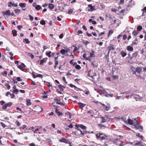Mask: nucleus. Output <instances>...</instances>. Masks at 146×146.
<instances>
[{
  "instance_id": "f257e3e1",
  "label": "nucleus",
  "mask_w": 146,
  "mask_h": 146,
  "mask_svg": "<svg viewBox=\"0 0 146 146\" xmlns=\"http://www.w3.org/2000/svg\"><path fill=\"white\" fill-rule=\"evenodd\" d=\"M95 52L92 50L91 52H87L86 53H84L83 55V57L87 60L92 62L91 58L95 56L94 54Z\"/></svg>"
},
{
  "instance_id": "f03ea898",
  "label": "nucleus",
  "mask_w": 146,
  "mask_h": 146,
  "mask_svg": "<svg viewBox=\"0 0 146 146\" xmlns=\"http://www.w3.org/2000/svg\"><path fill=\"white\" fill-rule=\"evenodd\" d=\"M134 122L133 125L135 126V128L136 129H140L141 130L143 129V127L142 126L140 125V123L138 121L135 119L134 120Z\"/></svg>"
},
{
  "instance_id": "7ed1b4c3",
  "label": "nucleus",
  "mask_w": 146,
  "mask_h": 146,
  "mask_svg": "<svg viewBox=\"0 0 146 146\" xmlns=\"http://www.w3.org/2000/svg\"><path fill=\"white\" fill-rule=\"evenodd\" d=\"M8 7H11L12 6L17 7L18 5L17 3H15L14 2L12 3L11 2H9L8 3Z\"/></svg>"
},
{
  "instance_id": "20e7f679",
  "label": "nucleus",
  "mask_w": 146,
  "mask_h": 146,
  "mask_svg": "<svg viewBox=\"0 0 146 146\" xmlns=\"http://www.w3.org/2000/svg\"><path fill=\"white\" fill-rule=\"evenodd\" d=\"M12 104V103L11 102H9L7 103H6L5 104V105L2 107V108L3 109H6L7 107H10L11 106Z\"/></svg>"
},
{
  "instance_id": "39448f33",
  "label": "nucleus",
  "mask_w": 146,
  "mask_h": 146,
  "mask_svg": "<svg viewBox=\"0 0 146 146\" xmlns=\"http://www.w3.org/2000/svg\"><path fill=\"white\" fill-rule=\"evenodd\" d=\"M108 56L109 54L110 53V51H113L114 50L115 48L114 47V46L113 45H111V46H109L108 47Z\"/></svg>"
},
{
  "instance_id": "423d86ee",
  "label": "nucleus",
  "mask_w": 146,
  "mask_h": 146,
  "mask_svg": "<svg viewBox=\"0 0 146 146\" xmlns=\"http://www.w3.org/2000/svg\"><path fill=\"white\" fill-rule=\"evenodd\" d=\"M17 66L18 68L21 70H23V68H25L26 66L25 64L23 63H22L21 64L19 65V64H18V65H17Z\"/></svg>"
},
{
  "instance_id": "0eeeda50",
  "label": "nucleus",
  "mask_w": 146,
  "mask_h": 146,
  "mask_svg": "<svg viewBox=\"0 0 146 146\" xmlns=\"http://www.w3.org/2000/svg\"><path fill=\"white\" fill-rule=\"evenodd\" d=\"M88 7H89L90 8V9H89L88 10V11H94V10H96V9H95V6H92V5L90 4L88 5Z\"/></svg>"
},
{
  "instance_id": "6e6552de",
  "label": "nucleus",
  "mask_w": 146,
  "mask_h": 146,
  "mask_svg": "<svg viewBox=\"0 0 146 146\" xmlns=\"http://www.w3.org/2000/svg\"><path fill=\"white\" fill-rule=\"evenodd\" d=\"M48 59V58L46 57L44 58L43 59L41 60H40V65H42L43 63L46 62Z\"/></svg>"
},
{
  "instance_id": "1a4fd4ad",
  "label": "nucleus",
  "mask_w": 146,
  "mask_h": 146,
  "mask_svg": "<svg viewBox=\"0 0 146 146\" xmlns=\"http://www.w3.org/2000/svg\"><path fill=\"white\" fill-rule=\"evenodd\" d=\"M88 75L89 76L93 78L94 76V73L92 70H90L88 72Z\"/></svg>"
},
{
  "instance_id": "9d476101",
  "label": "nucleus",
  "mask_w": 146,
  "mask_h": 146,
  "mask_svg": "<svg viewBox=\"0 0 146 146\" xmlns=\"http://www.w3.org/2000/svg\"><path fill=\"white\" fill-rule=\"evenodd\" d=\"M142 70V68L141 67H137L136 68L135 71L137 72L139 74Z\"/></svg>"
},
{
  "instance_id": "9b49d317",
  "label": "nucleus",
  "mask_w": 146,
  "mask_h": 146,
  "mask_svg": "<svg viewBox=\"0 0 146 146\" xmlns=\"http://www.w3.org/2000/svg\"><path fill=\"white\" fill-rule=\"evenodd\" d=\"M2 13L4 16L5 15H9L11 14L9 10H8L6 11H3Z\"/></svg>"
},
{
  "instance_id": "f8f14e48",
  "label": "nucleus",
  "mask_w": 146,
  "mask_h": 146,
  "mask_svg": "<svg viewBox=\"0 0 146 146\" xmlns=\"http://www.w3.org/2000/svg\"><path fill=\"white\" fill-rule=\"evenodd\" d=\"M138 54V52L137 51L133 53L132 54V57H130L129 58H130L131 59H132L133 57H136Z\"/></svg>"
},
{
  "instance_id": "ddd939ff",
  "label": "nucleus",
  "mask_w": 146,
  "mask_h": 146,
  "mask_svg": "<svg viewBox=\"0 0 146 146\" xmlns=\"http://www.w3.org/2000/svg\"><path fill=\"white\" fill-rule=\"evenodd\" d=\"M55 112L58 116H60L62 115V113L58 111V109L56 108L55 109Z\"/></svg>"
},
{
  "instance_id": "4468645a",
  "label": "nucleus",
  "mask_w": 146,
  "mask_h": 146,
  "mask_svg": "<svg viewBox=\"0 0 146 146\" xmlns=\"http://www.w3.org/2000/svg\"><path fill=\"white\" fill-rule=\"evenodd\" d=\"M138 33L139 32L136 30H134L132 33V35L134 36H136Z\"/></svg>"
},
{
  "instance_id": "2eb2a0df",
  "label": "nucleus",
  "mask_w": 146,
  "mask_h": 146,
  "mask_svg": "<svg viewBox=\"0 0 146 146\" xmlns=\"http://www.w3.org/2000/svg\"><path fill=\"white\" fill-rule=\"evenodd\" d=\"M126 49L128 51H132L133 50V47L130 46H127V47Z\"/></svg>"
},
{
  "instance_id": "dca6fc26",
  "label": "nucleus",
  "mask_w": 146,
  "mask_h": 146,
  "mask_svg": "<svg viewBox=\"0 0 146 146\" xmlns=\"http://www.w3.org/2000/svg\"><path fill=\"white\" fill-rule=\"evenodd\" d=\"M26 105L27 106H29L31 105L32 104L31 102V100L30 99H27L26 100Z\"/></svg>"
},
{
  "instance_id": "f3484780",
  "label": "nucleus",
  "mask_w": 146,
  "mask_h": 146,
  "mask_svg": "<svg viewBox=\"0 0 146 146\" xmlns=\"http://www.w3.org/2000/svg\"><path fill=\"white\" fill-rule=\"evenodd\" d=\"M127 123L131 125H132L133 124H134V123H133V120L130 119V118H129L127 119Z\"/></svg>"
},
{
  "instance_id": "a211bd4d",
  "label": "nucleus",
  "mask_w": 146,
  "mask_h": 146,
  "mask_svg": "<svg viewBox=\"0 0 146 146\" xmlns=\"http://www.w3.org/2000/svg\"><path fill=\"white\" fill-rule=\"evenodd\" d=\"M121 56L123 57H124L127 55V53L123 51H122L120 53Z\"/></svg>"
},
{
  "instance_id": "6ab92c4d",
  "label": "nucleus",
  "mask_w": 146,
  "mask_h": 146,
  "mask_svg": "<svg viewBox=\"0 0 146 146\" xmlns=\"http://www.w3.org/2000/svg\"><path fill=\"white\" fill-rule=\"evenodd\" d=\"M48 6V8L50 9H52L54 7V5L51 3H49Z\"/></svg>"
},
{
  "instance_id": "aec40b11",
  "label": "nucleus",
  "mask_w": 146,
  "mask_h": 146,
  "mask_svg": "<svg viewBox=\"0 0 146 146\" xmlns=\"http://www.w3.org/2000/svg\"><path fill=\"white\" fill-rule=\"evenodd\" d=\"M19 5L21 8H23L25 7L26 4L25 3H20Z\"/></svg>"
},
{
  "instance_id": "412c9836",
  "label": "nucleus",
  "mask_w": 146,
  "mask_h": 146,
  "mask_svg": "<svg viewBox=\"0 0 146 146\" xmlns=\"http://www.w3.org/2000/svg\"><path fill=\"white\" fill-rule=\"evenodd\" d=\"M110 108V104H107V106L105 108V110L106 111H108Z\"/></svg>"
},
{
  "instance_id": "4be33fe9",
  "label": "nucleus",
  "mask_w": 146,
  "mask_h": 146,
  "mask_svg": "<svg viewBox=\"0 0 146 146\" xmlns=\"http://www.w3.org/2000/svg\"><path fill=\"white\" fill-rule=\"evenodd\" d=\"M13 36H16L17 35V31L15 30H13L12 31Z\"/></svg>"
},
{
  "instance_id": "5701e85b",
  "label": "nucleus",
  "mask_w": 146,
  "mask_h": 146,
  "mask_svg": "<svg viewBox=\"0 0 146 146\" xmlns=\"http://www.w3.org/2000/svg\"><path fill=\"white\" fill-rule=\"evenodd\" d=\"M73 60H72L70 61V63L71 64L73 65V66H75L77 64V62H73Z\"/></svg>"
},
{
  "instance_id": "b1692460",
  "label": "nucleus",
  "mask_w": 146,
  "mask_h": 146,
  "mask_svg": "<svg viewBox=\"0 0 146 146\" xmlns=\"http://www.w3.org/2000/svg\"><path fill=\"white\" fill-rule=\"evenodd\" d=\"M78 104L80 108H82L84 107L86 105L85 104H84L81 103H79Z\"/></svg>"
},
{
  "instance_id": "393cba45",
  "label": "nucleus",
  "mask_w": 146,
  "mask_h": 146,
  "mask_svg": "<svg viewBox=\"0 0 146 146\" xmlns=\"http://www.w3.org/2000/svg\"><path fill=\"white\" fill-rule=\"evenodd\" d=\"M66 140L65 138H62L61 139H60L59 140V141L60 142H63L64 143H66L65 142V141Z\"/></svg>"
},
{
  "instance_id": "a878e982",
  "label": "nucleus",
  "mask_w": 146,
  "mask_h": 146,
  "mask_svg": "<svg viewBox=\"0 0 146 146\" xmlns=\"http://www.w3.org/2000/svg\"><path fill=\"white\" fill-rule=\"evenodd\" d=\"M23 41L26 44H29L30 42V41L29 40V39L27 38L24 39H23Z\"/></svg>"
},
{
  "instance_id": "bb28decb",
  "label": "nucleus",
  "mask_w": 146,
  "mask_h": 146,
  "mask_svg": "<svg viewBox=\"0 0 146 146\" xmlns=\"http://www.w3.org/2000/svg\"><path fill=\"white\" fill-rule=\"evenodd\" d=\"M65 115L68 116V118L70 119L71 118V114L69 111H68L65 113Z\"/></svg>"
},
{
  "instance_id": "cd10ccee",
  "label": "nucleus",
  "mask_w": 146,
  "mask_h": 146,
  "mask_svg": "<svg viewBox=\"0 0 146 146\" xmlns=\"http://www.w3.org/2000/svg\"><path fill=\"white\" fill-rule=\"evenodd\" d=\"M91 65H92L94 68L95 67H97L98 66L95 64V62H92V61Z\"/></svg>"
},
{
  "instance_id": "c85d7f7f",
  "label": "nucleus",
  "mask_w": 146,
  "mask_h": 146,
  "mask_svg": "<svg viewBox=\"0 0 146 146\" xmlns=\"http://www.w3.org/2000/svg\"><path fill=\"white\" fill-rule=\"evenodd\" d=\"M51 53V52L50 51L49 52H46V55L49 57H51V55H50Z\"/></svg>"
},
{
  "instance_id": "c756f323",
  "label": "nucleus",
  "mask_w": 146,
  "mask_h": 146,
  "mask_svg": "<svg viewBox=\"0 0 146 146\" xmlns=\"http://www.w3.org/2000/svg\"><path fill=\"white\" fill-rule=\"evenodd\" d=\"M54 62L55 63V65L54 66V69H56V67L58 64V60H55Z\"/></svg>"
},
{
  "instance_id": "7c9ffc66",
  "label": "nucleus",
  "mask_w": 146,
  "mask_h": 146,
  "mask_svg": "<svg viewBox=\"0 0 146 146\" xmlns=\"http://www.w3.org/2000/svg\"><path fill=\"white\" fill-rule=\"evenodd\" d=\"M79 126L81 128L83 129H86V127L84 125L80 124V125H79Z\"/></svg>"
},
{
  "instance_id": "2f4dec72",
  "label": "nucleus",
  "mask_w": 146,
  "mask_h": 146,
  "mask_svg": "<svg viewBox=\"0 0 146 146\" xmlns=\"http://www.w3.org/2000/svg\"><path fill=\"white\" fill-rule=\"evenodd\" d=\"M58 87L59 89L61 90H63V89L65 88V87L61 85H58Z\"/></svg>"
},
{
  "instance_id": "473e14b6",
  "label": "nucleus",
  "mask_w": 146,
  "mask_h": 146,
  "mask_svg": "<svg viewBox=\"0 0 146 146\" xmlns=\"http://www.w3.org/2000/svg\"><path fill=\"white\" fill-rule=\"evenodd\" d=\"M27 127V125H22L21 127H19V129L21 130V129H24Z\"/></svg>"
},
{
  "instance_id": "72a5a7b5",
  "label": "nucleus",
  "mask_w": 146,
  "mask_h": 146,
  "mask_svg": "<svg viewBox=\"0 0 146 146\" xmlns=\"http://www.w3.org/2000/svg\"><path fill=\"white\" fill-rule=\"evenodd\" d=\"M108 137L106 135H104V136H102L100 137V138L101 140H104L106 139V138Z\"/></svg>"
},
{
  "instance_id": "f704fd0d",
  "label": "nucleus",
  "mask_w": 146,
  "mask_h": 146,
  "mask_svg": "<svg viewBox=\"0 0 146 146\" xmlns=\"http://www.w3.org/2000/svg\"><path fill=\"white\" fill-rule=\"evenodd\" d=\"M41 7L39 5H37L36 7H35V9L37 10H39L40 9H41Z\"/></svg>"
},
{
  "instance_id": "c9c22d12",
  "label": "nucleus",
  "mask_w": 146,
  "mask_h": 146,
  "mask_svg": "<svg viewBox=\"0 0 146 146\" xmlns=\"http://www.w3.org/2000/svg\"><path fill=\"white\" fill-rule=\"evenodd\" d=\"M75 68L77 70H80L81 68V66L79 65L76 64L75 66Z\"/></svg>"
},
{
  "instance_id": "e433bc0d",
  "label": "nucleus",
  "mask_w": 146,
  "mask_h": 146,
  "mask_svg": "<svg viewBox=\"0 0 146 146\" xmlns=\"http://www.w3.org/2000/svg\"><path fill=\"white\" fill-rule=\"evenodd\" d=\"M142 29V27L141 25L138 26L137 27V30L139 31H141Z\"/></svg>"
},
{
  "instance_id": "4c0bfd02",
  "label": "nucleus",
  "mask_w": 146,
  "mask_h": 146,
  "mask_svg": "<svg viewBox=\"0 0 146 146\" xmlns=\"http://www.w3.org/2000/svg\"><path fill=\"white\" fill-rule=\"evenodd\" d=\"M82 43L86 45H87L89 43V42L88 41H86L84 40L82 41Z\"/></svg>"
},
{
  "instance_id": "58836bf2",
  "label": "nucleus",
  "mask_w": 146,
  "mask_h": 146,
  "mask_svg": "<svg viewBox=\"0 0 146 146\" xmlns=\"http://www.w3.org/2000/svg\"><path fill=\"white\" fill-rule=\"evenodd\" d=\"M19 92V91L17 89H15V90H13V93H15L16 94H17L18 92Z\"/></svg>"
},
{
  "instance_id": "ea45409f",
  "label": "nucleus",
  "mask_w": 146,
  "mask_h": 146,
  "mask_svg": "<svg viewBox=\"0 0 146 146\" xmlns=\"http://www.w3.org/2000/svg\"><path fill=\"white\" fill-rule=\"evenodd\" d=\"M73 47H75V48L73 50V52H76L79 49V48H78L76 46H73Z\"/></svg>"
},
{
  "instance_id": "a19ab883",
  "label": "nucleus",
  "mask_w": 146,
  "mask_h": 146,
  "mask_svg": "<svg viewBox=\"0 0 146 146\" xmlns=\"http://www.w3.org/2000/svg\"><path fill=\"white\" fill-rule=\"evenodd\" d=\"M121 119L124 122H127V120L126 118L125 117H123L121 118Z\"/></svg>"
},
{
  "instance_id": "79ce46f5",
  "label": "nucleus",
  "mask_w": 146,
  "mask_h": 146,
  "mask_svg": "<svg viewBox=\"0 0 146 146\" xmlns=\"http://www.w3.org/2000/svg\"><path fill=\"white\" fill-rule=\"evenodd\" d=\"M113 31L112 30H110L108 34V37H109L110 34L113 33Z\"/></svg>"
},
{
  "instance_id": "37998d69",
  "label": "nucleus",
  "mask_w": 146,
  "mask_h": 146,
  "mask_svg": "<svg viewBox=\"0 0 146 146\" xmlns=\"http://www.w3.org/2000/svg\"><path fill=\"white\" fill-rule=\"evenodd\" d=\"M1 74L3 76H6L7 74V71H5L3 72H2Z\"/></svg>"
},
{
  "instance_id": "c03bdc74",
  "label": "nucleus",
  "mask_w": 146,
  "mask_h": 146,
  "mask_svg": "<svg viewBox=\"0 0 146 146\" xmlns=\"http://www.w3.org/2000/svg\"><path fill=\"white\" fill-rule=\"evenodd\" d=\"M40 24L44 25H45L46 23L44 20H41L40 22Z\"/></svg>"
},
{
  "instance_id": "a18cd8bd",
  "label": "nucleus",
  "mask_w": 146,
  "mask_h": 146,
  "mask_svg": "<svg viewBox=\"0 0 146 146\" xmlns=\"http://www.w3.org/2000/svg\"><path fill=\"white\" fill-rule=\"evenodd\" d=\"M101 118H102V120H101V122L102 123H105L106 121V120L104 118V117H101Z\"/></svg>"
},
{
  "instance_id": "49530a36",
  "label": "nucleus",
  "mask_w": 146,
  "mask_h": 146,
  "mask_svg": "<svg viewBox=\"0 0 146 146\" xmlns=\"http://www.w3.org/2000/svg\"><path fill=\"white\" fill-rule=\"evenodd\" d=\"M98 125L100 128L102 127H106V126L102 124H98Z\"/></svg>"
},
{
  "instance_id": "de8ad7c7",
  "label": "nucleus",
  "mask_w": 146,
  "mask_h": 146,
  "mask_svg": "<svg viewBox=\"0 0 146 146\" xmlns=\"http://www.w3.org/2000/svg\"><path fill=\"white\" fill-rule=\"evenodd\" d=\"M15 124L18 126H20L21 125V123L18 120H16L15 122Z\"/></svg>"
},
{
  "instance_id": "09e8293b",
  "label": "nucleus",
  "mask_w": 146,
  "mask_h": 146,
  "mask_svg": "<svg viewBox=\"0 0 146 146\" xmlns=\"http://www.w3.org/2000/svg\"><path fill=\"white\" fill-rule=\"evenodd\" d=\"M60 52L61 53V54H64L65 53H66L65 49H62V50H60Z\"/></svg>"
},
{
  "instance_id": "8fccbe9b",
  "label": "nucleus",
  "mask_w": 146,
  "mask_h": 146,
  "mask_svg": "<svg viewBox=\"0 0 146 146\" xmlns=\"http://www.w3.org/2000/svg\"><path fill=\"white\" fill-rule=\"evenodd\" d=\"M5 86L7 87V89H9L11 88V86L8 84L7 83L5 84Z\"/></svg>"
},
{
  "instance_id": "3c124183",
  "label": "nucleus",
  "mask_w": 146,
  "mask_h": 146,
  "mask_svg": "<svg viewBox=\"0 0 146 146\" xmlns=\"http://www.w3.org/2000/svg\"><path fill=\"white\" fill-rule=\"evenodd\" d=\"M113 96V94H107L106 95V96L107 97H112Z\"/></svg>"
},
{
  "instance_id": "603ef678",
  "label": "nucleus",
  "mask_w": 146,
  "mask_h": 146,
  "mask_svg": "<svg viewBox=\"0 0 146 146\" xmlns=\"http://www.w3.org/2000/svg\"><path fill=\"white\" fill-rule=\"evenodd\" d=\"M141 141H138L137 143H135L134 145L135 146H136V145H141Z\"/></svg>"
},
{
  "instance_id": "864d4df0",
  "label": "nucleus",
  "mask_w": 146,
  "mask_h": 146,
  "mask_svg": "<svg viewBox=\"0 0 146 146\" xmlns=\"http://www.w3.org/2000/svg\"><path fill=\"white\" fill-rule=\"evenodd\" d=\"M36 77H39L41 78H43V75L41 74H38L36 76Z\"/></svg>"
},
{
  "instance_id": "5fc2aeb1",
  "label": "nucleus",
  "mask_w": 146,
  "mask_h": 146,
  "mask_svg": "<svg viewBox=\"0 0 146 146\" xmlns=\"http://www.w3.org/2000/svg\"><path fill=\"white\" fill-rule=\"evenodd\" d=\"M72 12H73L72 10L71 9H70L68 10V14H70L72 13Z\"/></svg>"
},
{
  "instance_id": "6e6d98bb",
  "label": "nucleus",
  "mask_w": 146,
  "mask_h": 146,
  "mask_svg": "<svg viewBox=\"0 0 146 146\" xmlns=\"http://www.w3.org/2000/svg\"><path fill=\"white\" fill-rule=\"evenodd\" d=\"M15 13H19L20 12V10L18 9H15L14 10Z\"/></svg>"
},
{
  "instance_id": "4d7b16f0",
  "label": "nucleus",
  "mask_w": 146,
  "mask_h": 146,
  "mask_svg": "<svg viewBox=\"0 0 146 146\" xmlns=\"http://www.w3.org/2000/svg\"><path fill=\"white\" fill-rule=\"evenodd\" d=\"M70 86L71 88H75H75H76V87L75 86L72 84H70Z\"/></svg>"
},
{
  "instance_id": "13d9d810",
  "label": "nucleus",
  "mask_w": 146,
  "mask_h": 146,
  "mask_svg": "<svg viewBox=\"0 0 146 146\" xmlns=\"http://www.w3.org/2000/svg\"><path fill=\"white\" fill-rule=\"evenodd\" d=\"M75 127H76V129H77V130L79 131H80V130H81L79 128V125H78L77 124H76L75 125Z\"/></svg>"
},
{
  "instance_id": "bf43d9fd",
  "label": "nucleus",
  "mask_w": 146,
  "mask_h": 146,
  "mask_svg": "<svg viewBox=\"0 0 146 146\" xmlns=\"http://www.w3.org/2000/svg\"><path fill=\"white\" fill-rule=\"evenodd\" d=\"M17 80L18 81H22V79L21 78L19 77H18L17 78Z\"/></svg>"
},
{
  "instance_id": "052dcab7",
  "label": "nucleus",
  "mask_w": 146,
  "mask_h": 146,
  "mask_svg": "<svg viewBox=\"0 0 146 146\" xmlns=\"http://www.w3.org/2000/svg\"><path fill=\"white\" fill-rule=\"evenodd\" d=\"M1 124L3 128H4L6 127V125H5L3 122H1Z\"/></svg>"
},
{
  "instance_id": "680f3d73",
  "label": "nucleus",
  "mask_w": 146,
  "mask_h": 146,
  "mask_svg": "<svg viewBox=\"0 0 146 146\" xmlns=\"http://www.w3.org/2000/svg\"><path fill=\"white\" fill-rule=\"evenodd\" d=\"M137 42H135L134 41V42H132V43L131 44L132 46H133V45H136L137 44Z\"/></svg>"
},
{
  "instance_id": "e2e57ef3",
  "label": "nucleus",
  "mask_w": 146,
  "mask_h": 146,
  "mask_svg": "<svg viewBox=\"0 0 146 146\" xmlns=\"http://www.w3.org/2000/svg\"><path fill=\"white\" fill-rule=\"evenodd\" d=\"M142 10L143 11V13H146V6L144 7Z\"/></svg>"
},
{
  "instance_id": "0e129e2a",
  "label": "nucleus",
  "mask_w": 146,
  "mask_h": 146,
  "mask_svg": "<svg viewBox=\"0 0 146 146\" xmlns=\"http://www.w3.org/2000/svg\"><path fill=\"white\" fill-rule=\"evenodd\" d=\"M83 33V32L80 30H79L78 32L77 35H79L80 34H82Z\"/></svg>"
},
{
  "instance_id": "69168bd1",
  "label": "nucleus",
  "mask_w": 146,
  "mask_h": 146,
  "mask_svg": "<svg viewBox=\"0 0 146 146\" xmlns=\"http://www.w3.org/2000/svg\"><path fill=\"white\" fill-rule=\"evenodd\" d=\"M29 56L31 57V58L32 59H33L34 58V55L31 54V53H29Z\"/></svg>"
},
{
  "instance_id": "338daca9",
  "label": "nucleus",
  "mask_w": 146,
  "mask_h": 146,
  "mask_svg": "<svg viewBox=\"0 0 146 146\" xmlns=\"http://www.w3.org/2000/svg\"><path fill=\"white\" fill-rule=\"evenodd\" d=\"M29 19L31 20L32 21L33 20V17L31 16V15H29Z\"/></svg>"
},
{
  "instance_id": "774afa93",
  "label": "nucleus",
  "mask_w": 146,
  "mask_h": 146,
  "mask_svg": "<svg viewBox=\"0 0 146 146\" xmlns=\"http://www.w3.org/2000/svg\"><path fill=\"white\" fill-rule=\"evenodd\" d=\"M127 38V35H124L123 36V39L125 40Z\"/></svg>"
}]
</instances>
